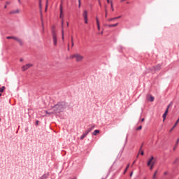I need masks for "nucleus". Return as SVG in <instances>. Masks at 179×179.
<instances>
[{
  "mask_svg": "<svg viewBox=\"0 0 179 179\" xmlns=\"http://www.w3.org/2000/svg\"><path fill=\"white\" fill-rule=\"evenodd\" d=\"M161 69H162V66L160 64H158L154 66L155 71H160Z\"/></svg>",
  "mask_w": 179,
  "mask_h": 179,
  "instance_id": "obj_12",
  "label": "nucleus"
},
{
  "mask_svg": "<svg viewBox=\"0 0 179 179\" xmlns=\"http://www.w3.org/2000/svg\"><path fill=\"white\" fill-rule=\"evenodd\" d=\"M124 1H126V0H121V2H124Z\"/></svg>",
  "mask_w": 179,
  "mask_h": 179,
  "instance_id": "obj_47",
  "label": "nucleus"
},
{
  "mask_svg": "<svg viewBox=\"0 0 179 179\" xmlns=\"http://www.w3.org/2000/svg\"><path fill=\"white\" fill-rule=\"evenodd\" d=\"M95 125L93 124L91 127H90L87 131H86V132H87V134H89L90 132H92V131H93V129H94L95 128Z\"/></svg>",
  "mask_w": 179,
  "mask_h": 179,
  "instance_id": "obj_10",
  "label": "nucleus"
},
{
  "mask_svg": "<svg viewBox=\"0 0 179 179\" xmlns=\"http://www.w3.org/2000/svg\"><path fill=\"white\" fill-rule=\"evenodd\" d=\"M97 134H100V130H94V132L92 133V135H94V136H96Z\"/></svg>",
  "mask_w": 179,
  "mask_h": 179,
  "instance_id": "obj_15",
  "label": "nucleus"
},
{
  "mask_svg": "<svg viewBox=\"0 0 179 179\" xmlns=\"http://www.w3.org/2000/svg\"><path fill=\"white\" fill-rule=\"evenodd\" d=\"M150 101H155V97H153L152 96H150Z\"/></svg>",
  "mask_w": 179,
  "mask_h": 179,
  "instance_id": "obj_19",
  "label": "nucleus"
},
{
  "mask_svg": "<svg viewBox=\"0 0 179 179\" xmlns=\"http://www.w3.org/2000/svg\"><path fill=\"white\" fill-rule=\"evenodd\" d=\"M4 9H6V6H4Z\"/></svg>",
  "mask_w": 179,
  "mask_h": 179,
  "instance_id": "obj_51",
  "label": "nucleus"
},
{
  "mask_svg": "<svg viewBox=\"0 0 179 179\" xmlns=\"http://www.w3.org/2000/svg\"><path fill=\"white\" fill-rule=\"evenodd\" d=\"M68 51H69V47L68 48Z\"/></svg>",
  "mask_w": 179,
  "mask_h": 179,
  "instance_id": "obj_57",
  "label": "nucleus"
},
{
  "mask_svg": "<svg viewBox=\"0 0 179 179\" xmlns=\"http://www.w3.org/2000/svg\"><path fill=\"white\" fill-rule=\"evenodd\" d=\"M3 90H5V87H0V93L3 92Z\"/></svg>",
  "mask_w": 179,
  "mask_h": 179,
  "instance_id": "obj_18",
  "label": "nucleus"
},
{
  "mask_svg": "<svg viewBox=\"0 0 179 179\" xmlns=\"http://www.w3.org/2000/svg\"><path fill=\"white\" fill-rule=\"evenodd\" d=\"M121 169H122V166L119 169L118 172H120V171L121 170Z\"/></svg>",
  "mask_w": 179,
  "mask_h": 179,
  "instance_id": "obj_46",
  "label": "nucleus"
},
{
  "mask_svg": "<svg viewBox=\"0 0 179 179\" xmlns=\"http://www.w3.org/2000/svg\"><path fill=\"white\" fill-rule=\"evenodd\" d=\"M52 41H53V45L57 47L58 45V36H57V32H55V29L52 31Z\"/></svg>",
  "mask_w": 179,
  "mask_h": 179,
  "instance_id": "obj_2",
  "label": "nucleus"
},
{
  "mask_svg": "<svg viewBox=\"0 0 179 179\" xmlns=\"http://www.w3.org/2000/svg\"><path fill=\"white\" fill-rule=\"evenodd\" d=\"M72 179H76V178H73Z\"/></svg>",
  "mask_w": 179,
  "mask_h": 179,
  "instance_id": "obj_58",
  "label": "nucleus"
},
{
  "mask_svg": "<svg viewBox=\"0 0 179 179\" xmlns=\"http://www.w3.org/2000/svg\"><path fill=\"white\" fill-rule=\"evenodd\" d=\"M178 142H179V139H178V141H177V143H178Z\"/></svg>",
  "mask_w": 179,
  "mask_h": 179,
  "instance_id": "obj_52",
  "label": "nucleus"
},
{
  "mask_svg": "<svg viewBox=\"0 0 179 179\" xmlns=\"http://www.w3.org/2000/svg\"><path fill=\"white\" fill-rule=\"evenodd\" d=\"M71 46L73 47V38H71Z\"/></svg>",
  "mask_w": 179,
  "mask_h": 179,
  "instance_id": "obj_29",
  "label": "nucleus"
},
{
  "mask_svg": "<svg viewBox=\"0 0 179 179\" xmlns=\"http://www.w3.org/2000/svg\"><path fill=\"white\" fill-rule=\"evenodd\" d=\"M47 6H48V0L46 1V8H47Z\"/></svg>",
  "mask_w": 179,
  "mask_h": 179,
  "instance_id": "obj_32",
  "label": "nucleus"
},
{
  "mask_svg": "<svg viewBox=\"0 0 179 179\" xmlns=\"http://www.w3.org/2000/svg\"><path fill=\"white\" fill-rule=\"evenodd\" d=\"M108 3H110V0H106Z\"/></svg>",
  "mask_w": 179,
  "mask_h": 179,
  "instance_id": "obj_42",
  "label": "nucleus"
},
{
  "mask_svg": "<svg viewBox=\"0 0 179 179\" xmlns=\"http://www.w3.org/2000/svg\"><path fill=\"white\" fill-rule=\"evenodd\" d=\"M84 22H85V24H87V23H88L87 18H84Z\"/></svg>",
  "mask_w": 179,
  "mask_h": 179,
  "instance_id": "obj_23",
  "label": "nucleus"
},
{
  "mask_svg": "<svg viewBox=\"0 0 179 179\" xmlns=\"http://www.w3.org/2000/svg\"><path fill=\"white\" fill-rule=\"evenodd\" d=\"M134 174V172H131V173H130V177H132V175Z\"/></svg>",
  "mask_w": 179,
  "mask_h": 179,
  "instance_id": "obj_37",
  "label": "nucleus"
},
{
  "mask_svg": "<svg viewBox=\"0 0 179 179\" xmlns=\"http://www.w3.org/2000/svg\"><path fill=\"white\" fill-rule=\"evenodd\" d=\"M19 3H20V0H18Z\"/></svg>",
  "mask_w": 179,
  "mask_h": 179,
  "instance_id": "obj_53",
  "label": "nucleus"
},
{
  "mask_svg": "<svg viewBox=\"0 0 179 179\" xmlns=\"http://www.w3.org/2000/svg\"><path fill=\"white\" fill-rule=\"evenodd\" d=\"M111 9H112L113 11H114V8L113 7H112Z\"/></svg>",
  "mask_w": 179,
  "mask_h": 179,
  "instance_id": "obj_45",
  "label": "nucleus"
},
{
  "mask_svg": "<svg viewBox=\"0 0 179 179\" xmlns=\"http://www.w3.org/2000/svg\"><path fill=\"white\" fill-rule=\"evenodd\" d=\"M62 38L64 40V29H62Z\"/></svg>",
  "mask_w": 179,
  "mask_h": 179,
  "instance_id": "obj_24",
  "label": "nucleus"
},
{
  "mask_svg": "<svg viewBox=\"0 0 179 179\" xmlns=\"http://www.w3.org/2000/svg\"><path fill=\"white\" fill-rule=\"evenodd\" d=\"M89 134V133H87V131H85V133H83L82 134V136H80V139L81 141H83V139H85V138H86V136H87V135Z\"/></svg>",
  "mask_w": 179,
  "mask_h": 179,
  "instance_id": "obj_8",
  "label": "nucleus"
},
{
  "mask_svg": "<svg viewBox=\"0 0 179 179\" xmlns=\"http://www.w3.org/2000/svg\"><path fill=\"white\" fill-rule=\"evenodd\" d=\"M169 108H170V105H169L166 108V110H165L164 113L163 114V121L166 120V118L167 117V114L169 113Z\"/></svg>",
  "mask_w": 179,
  "mask_h": 179,
  "instance_id": "obj_6",
  "label": "nucleus"
},
{
  "mask_svg": "<svg viewBox=\"0 0 179 179\" xmlns=\"http://www.w3.org/2000/svg\"><path fill=\"white\" fill-rule=\"evenodd\" d=\"M157 171H156L154 173L152 179H155V178H156V175H157Z\"/></svg>",
  "mask_w": 179,
  "mask_h": 179,
  "instance_id": "obj_20",
  "label": "nucleus"
},
{
  "mask_svg": "<svg viewBox=\"0 0 179 179\" xmlns=\"http://www.w3.org/2000/svg\"><path fill=\"white\" fill-rule=\"evenodd\" d=\"M113 20H115V17L109 19L108 22H113Z\"/></svg>",
  "mask_w": 179,
  "mask_h": 179,
  "instance_id": "obj_26",
  "label": "nucleus"
},
{
  "mask_svg": "<svg viewBox=\"0 0 179 179\" xmlns=\"http://www.w3.org/2000/svg\"><path fill=\"white\" fill-rule=\"evenodd\" d=\"M1 96H2V94L0 93V97H1Z\"/></svg>",
  "mask_w": 179,
  "mask_h": 179,
  "instance_id": "obj_55",
  "label": "nucleus"
},
{
  "mask_svg": "<svg viewBox=\"0 0 179 179\" xmlns=\"http://www.w3.org/2000/svg\"><path fill=\"white\" fill-rule=\"evenodd\" d=\"M118 24V23L116 24H107L106 26L108 27H117V25Z\"/></svg>",
  "mask_w": 179,
  "mask_h": 179,
  "instance_id": "obj_14",
  "label": "nucleus"
},
{
  "mask_svg": "<svg viewBox=\"0 0 179 179\" xmlns=\"http://www.w3.org/2000/svg\"><path fill=\"white\" fill-rule=\"evenodd\" d=\"M81 6V1L80 0H78V8H80Z\"/></svg>",
  "mask_w": 179,
  "mask_h": 179,
  "instance_id": "obj_28",
  "label": "nucleus"
},
{
  "mask_svg": "<svg viewBox=\"0 0 179 179\" xmlns=\"http://www.w3.org/2000/svg\"><path fill=\"white\" fill-rule=\"evenodd\" d=\"M176 148H177V146H175V147L173 148V150H176Z\"/></svg>",
  "mask_w": 179,
  "mask_h": 179,
  "instance_id": "obj_41",
  "label": "nucleus"
},
{
  "mask_svg": "<svg viewBox=\"0 0 179 179\" xmlns=\"http://www.w3.org/2000/svg\"><path fill=\"white\" fill-rule=\"evenodd\" d=\"M98 30H100V25H97Z\"/></svg>",
  "mask_w": 179,
  "mask_h": 179,
  "instance_id": "obj_34",
  "label": "nucleus"
},
{
  "mask_svg": "<svg viewBox=\"0 0 179 179\" xmlns=\"http://www.w3.org/2000/svg\"><path fill=\"white\" fill-rule=\"evenodd\" d=\"M36 125H38V120L36 122Z\"/></svg>",
  "mask_w": 179,
  "mask_h": 179,
  "instance_id": "obj_36",
  "label": "nucleus"
},
{
  "mask_svg": "<svg viewBox=\"0 0 179 179\" xmlns=\"http://www.w3.org/2000/svg\"><path fill=\"white\" fill-rule=\"evenodd\" d=\"M39 179H43L41 177Z\"/></svg>",
  "mask_w": 179,
  "mask_h": 179,
  "instance_id": "obj_60",
  "label": "nucleus"
},
{
  "mask_svg": "<svg viewBox=\"0 0 179 179\" xmlns=\"http://www.w3.org/2000/svg\"><path fill=\"white\" fill-rule=\"evenodd\" d=\"M101 34H103V31L101 32Z\"/></svg>",
  "mask_w": 179,
  "mask_h": 179,
  "instance_id": "obj_54",
  "label": "nucleus"
},
{
  "mask_svg": "<svg viewBox=\"0 0 179 179\" xmlns=\"http://www.w3.org/2000/svg\"><path fill=\"white\" fill-rule=\"evenodd\" d=\"M20 62H23V59H20Z\"/></svg>",
  "mask_w": 179,
  "mask_h": 179,
  "instance_id": "obj_40",
  "label": "nucleus"
},
{
  "mask_svg": "<svg viewBox=\"0 0 179 179\" xmlns=\"http://www.w3.org/2000/svg\"><path fill=\"white\" fill-rule=\"evenodd\" d=\"M70 58H75L76 62H80V61L83 59V56H82L80 54L76 53L72 55Z\"/></svg>",
  "mask_w": 179,
  "mask_h": 179,
  "instance_id": "obj_3",
  "label": "nucleus"
},
{
  "mask_svg": "<svg viewBox=\"0 0 179 179\" xmlns=\"http://www.w3.org/2000/svg\"><path fill=\"white\" fill-rule=\"evenodd\" d=\"M66 108V106L64 102H60L58 104L55 105L53 107L54 112H48L47 110L45 111L46 114H49L50 115L52 114H58L59 113H62L64 110Z\"/></svg>",
  "mask_w": 179,
  "mask_h": 179,
  "instance_id": "obj_1",
  "label": "nucleus"
},
{
  "mask_svg": "<svg viewBox=\"0 0 179 179\" xmlns=\"http://www.w3.org/2000/svg\"><path fill=\"white\" fill-rule=\"evenodd\" d=\"M63 10H62V4L60 5V19H64V13H62Z\"/></svg>",
  "mask_w": 179,
  "mask_h": 179,
  "instance_id": "obj_9",
  "label": "nucleus"
},
{
  "mask_svg": "<svg viewBox=\"0 0 179 179\" xmlns=\"http://www.w3.org/2000/svg\"><path fill=\"white\" fill-rule=\"evenodd\" d=\"M31 66H33L32 64H27L26 65H24L22 66V72H24L26 71H27V69H29V68H31Z\"/></svg>",
  "mask_w": 179,
  "mask_h": 179,
  "instance_id": "obj_5",
  "label": "nucleus"
},
{
  "mask_svg": "<svg viewBox=\"0 0 179 179\" xmlns=\"http://www.w3.org/2000/svg\"><path fill=\"white\" fill-rule=\"evenodd\" d=\"M50 176V173H45V174H43L41 178H42V179H47V178H48V176Z\"/></svg>",
  "mask_w": 179,
  "mask_h": 179,
  "instance_id": "obj_13",
  "label": "nucleus"
},
{
  "mask_svg": "<svg viewBox=\"0 0 179 179\" xmlns=\"http://www.w3.org/2000/svg\"><path fill=\"white\" fill-rule=\"evenodd\" d=\"M0 121H1V118H0Z\"/></svg>",
  "mask_w": 179,
  "mask_h": 179,
  "instance_id": "obj_61",
  "label": "nucleus"
},
{
  "mask_svg": "<svg viewBox=\"0 0 179 179\" xmlns=\"http://www.w3.org/2000/svg\"><path fill=\"white\" fill-rule=\"evenodd\" d=\"M66 24H67V27H68L69 26V22H67Z\"/></svg>",
  "mask_w": 179,
  "mask_h": 179,
  "instance_id": "obj_44",
  "label": "nucleus"
},
{
  "mask_svg": "<svg viewBox=\"0 0 179 179\" xmlns=\"http://www.w3.org/2000/svg\"><path fill=\"white\" fill-rule=\"evenodd\" d=\"M139 153H140L142 156H143L144 152H143V150H142V147H141V148H140ZM139 153H138V155H139Z\"/></svg>",
  "mask_w": 179,
  "mask_h": 179,
  "instance_id": "obj_17",
  "label": "nucleus"
},
{
  "mask_svg": "<svg viewBox=\"0 0 179 179\" xmlns=\"http://www.w3.org/2000/svg\"><path fill=\"white\" fill-rule=\"evenodd\" d=\"M99 6H101V3L99 2Z\"/></svg>",
  "mask_w": 179,
  "mask_h": 179,
  "instance_id": "obj_48",
  "label": "nucleus"
},
{
  "mask_svg": "<svg viewBox=\"0 0 179 179\" xmlns=\"http://www.w3.org/2000/svg\"><path fill=\"white\" fill-rule=\"evenodd\" d=\"M145 121V118L141 119V122H143Z\"/></svg>",
  "mask_w": 179,
  "mask_h": 179,
  "instance_id": "obj_39",
  "label": "nucleus"
},
{
  "mask_svg": "<svg viewBox=\"0 0 179 179\" xmlns=\"http://www.w3.org/2000/svg\"><path fill=\"white\" fill-rule=\"evenodd\" d=\"M110 6L113 8V1L110 2Z\"/></svg>",
  "mask_w": 179,
  "mask_h": 179,
  "instance_id": "obj_38",
  "label": "nucleus"
},
{
  "mask_svg": "<svg viewBox=\"0 0 179 179\" xmlns=\"http://www.w3.org/2000/svg\"><path fill=\"white\" fill-rule=\"evenodd\" d=\"M7 5H9V2H6Z\"/></svg>",
  "mask_w": 179,
  "mask_h": 179,
  "instance_id": "obj_50",
  "label": "nucleus"
},
{
  "mask_svg": "<svg viewBox=\"0 0 179 179\" xmlns=\"http://www.w3.org/2000/svg\"><path fill=\"white\" fill-rule=\"evenodd\" d=\"M39 8L41 9V3H39Z\"/></svg>",
  "mask_w": 179,
  "mask_h": 179,
  "instance_id": "obj_35",
  "label": "nucleus"
},
{
  "mask_svg": "<svg viewBox=\"0 0 179 179\" xmlns=\"http://www.w3.org/2000/svg\"><path fill=\"white\" fill-rule=\"evenodd\" d=\"M105 12H106V15H105V17H107V10H105Z\"/></svg>",
  "mask_w": 179,
  "mask_h": 179,
  "instance_id": "obj_33",
  "label": "nucleus"
},
{
  "mask_svg": "<svg viewBox=\"0 0 179 179\" xmlns=\"http://www.w3.org/2000/svg\"><path fill=\"white\" fill-rule=\"evenodd\" d=\"M100 25V22L99 20L96 21V26H99Z\"/></svg>",
  "mask_w": 179,
  "mask_h": 179,
  "instance_id": "obj_30",
  "label": "nucleus"
},
{
  "mask_svg": "<svg viewBox=\"0 0 179 179\" xmlns=\"http://www.w3.org/2000/svg\"><path fill=\"white\" fill-rule=\"evenodd\" d=\"M96 20L97 22V20H99V17H96Z\"/></svg>",
  "mask_w": 179,
  "mask_h": 179,
  "instance_id": "obj_43",
  "label": "nucleus"
},
{
  "mask_svg": "<svg viewBox=\"0 0 179 179\" xmlns=\"http://www.w3.org/2000/svg\"><path fill=\"white\" fill-rule=\"evenodd\" d=\"M142 129V126H139L137 129L136 131H141Z\"/></svg>",
  "mask_w": 179,
  "mask_h": 179,
  "instance_id": "obj_25",
  "label": "nucleus"
},
{
  "mask_svg": "<svg viewBox=\"0 0 179 179\" xmlns=\"http://www.w3.org/2000/svg\"><path fill=\"white\" fill-rule=\"evenodd\" d=\"M6 38H7V40H10V39L13 38V36H7Z\"/></svg>",
  "mask_w": 179,
  "mask_h": 179,
  "instance_id": "obj_27",
  "label": "nucleus"
},
{
  "mask_svg": "<svg viewBox=\"0 0 179 179\" xmlns=\"http://www.w3.org/2000/svg\"><path fill=\"white\" fill-rule=\"evenodd\" d=\"M39 3H41V0H39Z\"/></svg>",
  "mask_w": 179,
  "mask_h": 179,
  "instance_id": "obj_49",
  "label": "nucleus"
},
{
  "mask_svg": "<svg viewBox=\"0 0 179 179\" xmlns=\"http://www.w3.org/2000/svg\"><path fill=\"white\" fill-rule=\"evenodd\" d=\"M64 30V19H62V30Z\"/></svg>",
  "mask_w": 179,
  "mask_h": 179,
  "instance_id": "obj_21",
  "label": "nucleus"
},
{
  "mask_svg": "<svg viewBox=\"0 0 179 179\" xmlns=\"http://www.w3.org/2000/svg\"><path fill=\"white\" fill-rule=\"evenodd\" d=\"M164 174H167V173L165 172Z\"/></svg>",
  "mask_w": 179,
  "mask_h": 179,
  "instance_id": "obj_59",
  "label": "nucleus"
},
{
  "mask_svg": "<svg viewBox=\"0 0 179 179\" xmlns=\"http://www.w3.org/2000/svg\"><path fill=\"white\" fill-rule=\"evenodd\" d=\"M10 13H19V10H17L15 11L10 12Z\"/></svg>",
  "mask_w": 179,
  "mask_h": 179,
  "instance_id": "obj_22",
  "label": "nucleus"
},
{
  "mask_svg": "<svg viewBox=\"0 0 179 179\" xmlns=\"http://www.w3.org/2000/svg\"><path fill=\"white\" fill-rule=\"evenodd\" d=\"M121 18V16H118V17H115V19H120Z\"/></svg>",
  "mask_w": 179,
  "mask_h": 179,
  "instance_id": "obj_31",
  "label": "nucleus"
},
{
  "mask_svg": "<svg viewBox=\"0 0 179 179\" xmlns=\"http://www.w3.org/2000/svg\"><path fill=\"white\" fill-rule=\"evenodd\" d=\"M128 169H129V164H128V165L127 166V167H126V169H125V170H124L123 174H126L127 171H128Z\"/></svg>",
  "mask_w": 179,
  "mask_h": 179,
  "instance_id": "obj_16",
  "label": "nucleus"
},
{
  "mask_svg": "<svg viewBox=\"0 0 179 179\" xmlns=\"http://www.w3.org/2000/svg\"><path fill=\"white\" fill-rule=\"evenodd\" d=\"M153 159H155L153 157H151V158L148 160L147 166H150V170H153V167L155 166V162H153Z\"/></svg>",
  "mask_w": 179,
  "mask_h": 179,
  "instance_id": "obj_4",
  "label": "nucleus"
},
{
  "mask_svg": "<svg viewBox=\"0 0 179 179\" xmlns=\"http://www.w3.org/2000/svg\"><path fill=\"white\" fill-rule=\"evenodd\" d=\"M133 164H135V161L133 162Z\"/></svg>",
  "mask_w": 179,
  "mask_h": 179,
  "instance_id": "obj_56",
  "label": "nucleus"
},
{
  "mask_svg": "<svg viewBox=\"0 0 179 179\" xmlns=\"http://www.w3.org/2000/svg\"><path fill=\"white\" fill-rule=\"evenodd\" d=\"M83 17L84 19H87V10H85L83 13Z\"/></svg>",
  "mask_w": 179,
  "mask_h": 179,
  "instance_id": "obj_11",
  "label": "nucleus"
},
{
  "mask_svg": "<svg viewBox=\"0 0 179 179\" xmlns=\"http://www.w3.org/2000/svg\"><path fill=\"white\" fill-rule=\"evenodd\" d=\"M13 40H15V41H17V43H19L20 44V45H22V44H23V42L19 38L13 36Z\"/></svg>",
  "mask_w": 179,
  "mask_h": 179,
  "instance_id": "obj_7",
  "label": "nucleus"
}]
</instances>
